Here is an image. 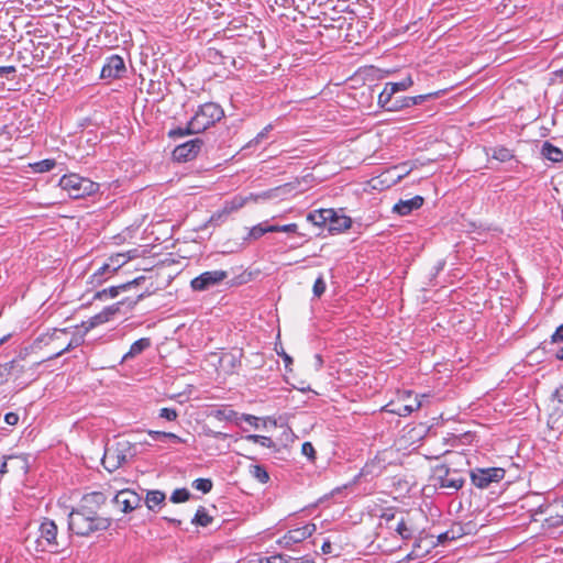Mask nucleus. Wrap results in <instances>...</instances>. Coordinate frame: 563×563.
<instances>
[{
	"instance_id": "f257e3e1",
	"label": "nucleus",
	"mask_w": 563,
	"mask_h": 563,
	"mask_svg": "<svg viewBox=\"0 0 563 563\" xmlns=\"http://www.w3.org/2000/svg\"><path fill=\"white\" fill-rule=\"evenodd\" d=\"M380 530H386L389 534L399 537L402 541H408L416 537L419 528L413 519L404 511L387 509L380 516Z\"/></svg>"
},
{
	"instance_id": "f03ea898",
	"label": "nucleus",
	"mask_w": 563,
	"mask_h": 563,
	"mask_svg": "<svg viewBox=\"0 0 563 563\" xmlns=\"http://www.w3.org/2000/svg\"><path fill=\"white\" fill-rule=\"evenodd\" d=\"M111 522L108 518L96 515L92 510L81 507L73 510L68 517V528L78 536H89L92 532L107 530Z\"/></svg>"
},
{
	"instance_id": "7ed1b4c3",
	"label": "nucleus",
	"mask_w": 563,
	"mask_h": 563,
	"mask_svg": "<svg viewBox=\"0 0 563 563\" xmlns=\"http://www.w3.org/2000/svg\"><path fill=\"white\" fill-rule=\"evenodd\" d=\"M136 454L135 446L128 440H118L111 445H107L102 457L103 467L113 472L126 463Z\"/></svg>"
},
{
	"instance_id": "20e7f679",
	"label": "nucleus",
	"mask_w": 563,
	"mask_h": 563,
	"mask_svg": "<svg viewBox=\"0 0 563 563\" xmlns=\"http://www.w3.org/2000/svg\"><path fill=\"white\" fill-rule=\"evenodd\" d=\"M58 528L56 523L45 518L38 529V537L35 541L37 552L59 553L68 547L67 541L58 540Z\"/></svg>"
},
{
	"instance_id": "39448f33",
	"label": "nucleus",
	"mask_w": 563,
	"mask_h": 563,
	"mask_svg": "<svg viewBox=\"0 0 563 563\" xmlns=\"http://www.w3.org/2000/svg\"><path fill=\"white\" fill-rule=\"evenodd\" d=\"M532 519L541 522L547 532L554 533L563 528V508L558 499L542 504L533 511Z\"/></svg>"
},
{
	"instance_id": "423d86ee",
	"label": "nucleus",
	"mask_w": 563,
	"mask_h": 563,
	"mask_svg": "<svg viewBox=\"0 0 563 563\" xmlns=\"http://www.w3.org/2000/svg\"><path fill=\"white\" fill-rule=\"evenodd\" d=\"M224 115L222 108L214 102L202 104L187 124V132L201 133Z\"/></svg>"
},
{
	"instance_id": "0eeeda50",
	"label": "nucleus",
	"mask_w": 563,
	"mask_h": 563,
	"mask_svg": "<svg viewBox=\"0 0 563 563\" xmlns=\"http://www.w3.org/2000/svg\"><path fill=\"white\" fill-rule=\"evenodd\" d=\"M434 486L446 489L449 494L456 493L464 485V477L456 470H451L448 464H438L432 468Z\"/></svg>"
},
{
	"instance_id": "6e6552de",
	"label": "nucleus",
	"mask_w": 563,
	"mask_h": 563,
	"mask_svg": "<svg viewBox=\"0 0 563 563\" xmlns=\"http://www.w3.org/2000/svg\"><path fill=\"white\" fill-rule=\"evenodd\" d=\"M62 189L74 199L90 196L99 189V185L77 174L65 175L59 180Z\"/></svg>"
},
{
	"instance_id": "1a4fd4ad",
	"label": "nucleus",
	"mask_w": 563,
	"mask_h": 563,
	"mask_svg": "<svg viewBox=\"0 0 563 563\" xmlns=\"http://www.w3.org/2000/svg\"><path fill=\"white\" fill-rule=\"evenodd\" d=\"M413 85L410 76H407L398 82H387L378 96V104L387 111H397L395 104H400L401 97H396L399 91H405Z\"/></svg>"
},
{
	"instance_id": "9d476101",
	"label": "nucleus",
	"mask_w": 563,
	"mask_h": 563,
	"mask_svg": "<svg viewBox=\"0 0 563 563\" xmlns=\"http://www.w3.org/2000/svg\"><path fill=\"white\" fill-rule=\"evenodd\" d=\"M69 334L67 329H53L52 331L42 333L34 341V347H47L49 355L65 345V339Z\"/></svg>"
},
{
	"instance_id": "9b49d317",
	"label": "nucleus",
	"mask_w": 563,
	"mask_h": 563,
	"mask_svg": "<svg viewBox=\"0 0 563 563\" xmlns=\"http://www.w3.org/2000/svg\"><path fill=\"white\" fill-rule=\"evenodd\" d=\"M501 467L475 468L471 473L472 483L478 488H487L492 483H499L505 477Z\"/></svg>"
},
{
	"instance_id": "f8f14e48",
	"label": "nucleus",
	"mask_w": 563,
	"mask_h": 563,
	"mask_svg": "<svg viewBox=\"0 0 563 563\" xmlns=\"http://www.w3.org/2000/svg\"><path fill=\"white\" fill-rule=\"evenodd\" d=\"M144 297V294H140L134 300L124 299L106 307L101 312L95 314L89 319V328H93L96 325L108 322L109 320L112 319L113 316L120 312L121 307L124 305H128V307L132 309Z\"/></svg>"
},
{
	"instance_id": "ddd939ff",
	"label": "nucleus",
	"mask_w": 563,
	"mask_h": 563,
	"mask_svg": "<svg viewBox=\"0 0 563 563\" xmlns=\"http://www.w3.org/2000/svg\"><path fill=\"white\" fill-rule=\"evenodd\" d=\"M228 276L229 273L222 269L205 272L194 278L190 283V286L196 291H205L214 286H218L225 278H228Z\"/></svg>"
},
{
	"instance_id": "4468645a",
	"label": "nucleus",
	"mask_w": 563,
	"mask_h": 563,
	"mask_svg": "<svg viewBox=\"0 0 563 563\" xmlns=\"http://www.w3.org/2000/svg\"><path fill=\"white\" fill-rule=\"evenodd\" d=\"M142 498L139 494L131 489H122L113 497V503L121 509L122 512L128 514L141 506Z\"/></svg>"
},
{
	"instance_id": "2eb2a0df",
	"label": "nucleus",
	"mask_w": 563,
	"mask_h": 563,
	"mask_svg": "<svg viewBox=\"0 0 563 563\" xmlns=\"http://www.w3.org/2000/svg\"><path fill=\"white\" fill-rule=\"evenodd\" d=\"M203 145L201 139H195L176 146L173 151V158L177 162H188L194 159Z\"/></svg>"
},
{
	"instance_id": "dca6fc26",
	"label": "nucleus",
	"mask_w": 563,
	"mask_h": 563,
	"mask_svg": "<svg viewBox=\"0 0 563 563\" xmlns=\"http://www.w3.org/2000/svg\"><path fill=\"white\" fill-rule=\"evenodd\" d=\"M125 73V64L121 56H110L101 69V78H120Z\"/></svg>"
},
{
	"instance_id": "f3484780",
	"label": "nucleus",
	"mask_w": 563,
	"mask_h": 563,
	"mask_svg": "<svg viewBox=\"0 0 563 563\" xmlns=\"http://www.w3.org/2000/svg\"><path fill=\"white\" fill-rule=\"evenodd\" d=\"M316 525L314 523H307L302 527H298L295 529L289 530L284 537H283V543L285 545H291L294 543H299L307 538H309L314 531H316Z\"/></svg>"
},
{
	"instance_id": "a211bd4d",
	"label": "nucleus",
	"mask_w": 563,
	"mask_h": 563,
	"mask_svg": "<svg viewBox=\"0 0 563 563\" xmlns=\"http://www.w3.org/2000/svg\"><path fill=\"white\" fill-rule=\"evenodd\" d=\"M144 279H145L144 276H140V277H136L133 280H130L128 283H124V284H121L118 286H111L109 288H104L100 291H97L93 295V299L102 300L104 298H115L117 296H119V294L121 291H126L131 287L140 285Z\"/></svg>"
},
{
	"instance_id": "6ab92c4d",
	"label": "nucleus",
	"mask_w": 563,
	"mask_h": 563,
	"mask_svg": "<svg viewBox=\"0 0 563 563\" xmlns=\"http://www.w3.org/2000/svg\"><path fill=\"white\" fill-rule=\"evenodd\" d=\"M437 543L433 541V537H419L416 538L413 543V548L411 552L407 555L409 560H415L418 558H422L430 552V549L433 548Z\"/></svg>"
},
{
	"instance_id": "aec40b11",
	"label": "nucleus",
	"mask_w": 563,
	"mask_h": 563,
	"mask_svg": "<svg viewBox=\"0 0 563 563\" xmlns=\"http://www.w3.org/2000/svg\"><path fill=\"white\" fill-rule=\"evenodd\" d=\"M423 197L421 196H415L411 199L408 200H399L394 207L393 211L400 214V216H407L413 210H417L422 207L423 205Z\"/></svg>"
},
{
	"instance_id": "412c9836",
	"label": "nucleus",
	"mask_w": 563,
	"mask_h": 563,
	"mask_svg": "<svg viewBox=\"0 0 563 563\" xmlns=\"http://www.w3.org/2000/svg\"><path fill=\"white\" fill-rule=\"evenodd\" d=\"M240 207H242V203L239 202V203H235L234 201L232 202H227L224 205V207L217 211L216 213H213L211 217H210V220L209 222L213 225H220L221 223H223L224 221H227V219L229 218V216L238 210Z\"/></svg>"
},
{
	"instance_id": "4be33fe9",
	"label": "nucleus",
	"mask_w": 563,
	"mask_h": 563,
	"mask_svg": "<svg viewBox=\"0 0 563 563\" xmlns=\"http://www.w3.org/2000/svg\"><path fill=\"white\" fill-rule=\"evenodd\" d=\"M352 225V220L347 216H340L334 211V216L331 217V220H329V231L330 232H336L341 233L347 229H350Z\"/></svg>"
},
{
	"instance_id": "5701e85b",
	"label": "nucleus",
	"mask_w": 563,
	"mask_h": 563,
	"mask_svg": "<svg viewBox=\"0 0 563 563\" xmlns=\"http://www.w3.org/2000/svg\"><path fill=\"white\" fill-rule=\"evenodd\" d=\"M334 216L333 209H320L310 212L307 219L317 227H323L329 224V220Z\"/></svg>"
},
{
	"instance_id": "b1692460",
	"label": "nucleus",
	"mask_w": 563,
	"mask_h": 563,
	"mask_svg": "<svg viewBox=\"0 0 563 563\" xmlns=\"http://www.w3.org/2000/svg\"><path fill=\"white\" fill-rule=\"evenodd\" d=\"M541 155L553 162L560 163L563 161V151L556 146H554L551 142L545 141L541 146Z\"/></svg>"
},
{
	"instance_id": "393cba45",
	"label": "nucleus",
	"mask_w": 563,
	"mask_h": 563,
	"mask_svg": "<svg viewBox=\"0 0 563 563\" xmlns=\"http://www.w3.org/2000/svg\"><path fill=\"white\" fill-rule=\"evenodd\" d=\"M396 172H398V167L394 166L390 169L383 173L377 178L373 179V181H377L379 185H383L385 187H390L391 185L400 181L405 175H396Z\"/></svg>"
},
{
	"instance_id": "a878e982",
	"label": "nucleus",
	"mask_w": 563,
	"mask_h": 563,
	"mask_svg": "<svg viewBox=\"0 0 563 563\" xmlns=\"http://www.w3.org/2000/svg\"><path fill=\"white\" fill-rule=\"evenodd\" d=\"M437 96V93H427V95H419L415 97H401L400 104H395L394 109H397V111L402 110L405 108H409L416 104L422 103L428 98Z\"/></svg>"
},
{
	"instance_id": "bb28decb",
	"label": "nucleus",
	"mask_w": 563,
	"mask_h": 563,
	"mask_svg": "<svg viewBox=\"0 0 563 563\" xmlns=\"http://www.w3.org/2000/svg\"><path fill=\"white\" fill-rule=\"evenodd\" d=\"M150 346H151V340L148 338H142V339L135 341L131 345L130 351L124 355L123 360L134 357V356L141 354L143 351H145Z\"/></svg>"
},
{
	"instance_id": "cd10ccee",
	"label": "nucleus",
	"mask_w": 563,
	"mask_h": 563,
	"mask_svg": "<svg viewBox=\"0 0 563 563\" xmlns=\"http://www.w3.org/2000/svg\"><path fill=\"white\" fill-rule=\"evenodd\" d=\"M81 342H82L81 336L74 335V336H73L70 340H68V341H67V338H66V339H65V345H64L60 350H58V351H56V352L52 353L51 355H48V357H47V358H48V360H53V358L59 357V356H60V355H63L64 353L69 352L70 350H73V349H75V347L79 346V345L81 344Z\"/></svg>"
},
{
	"instance_id": "c85d7f7f",
	"label": "nucleus",
	"mask_w": 563,
	"mask_h": 563,
	"mask_svg": "<svg viewBox=\"0 0 563 563\" xmlns=\"http://www.w3.org/2000/svg\"><path fill=\"white\" fill-rule=\"evenodd\" d=\"M111 266L108 263H104L97 272H95L90 276V284L100 285L102 284L109 276H111Z\"/></svg>"
},
{
	"instance_id": "c756f323",
	"label": "nucleus",
	"mask_w": 563,
	"mask_h": 563,
	"mask_svg": "<svg viewBox=\"0 0 563 563\" xmlns=\"http://www.w3.org/2000/svg\"><path fill=\"white\" fill-rule=\"evenodd\" d=\"M165 494L161 490H151L146 495L145 504L150 510H153L156 506L162 505L165 501Z\"/></svg>"
},
{
	"instance_id": "7c9ffc66",
	"label": "nucleus",
	"mask_w": 563,
	"mask_h": 563,
	"mask_svg": "<svg viewBox=\"0 0 563 563\" xmlns=\"http://www.w3.org/2000/svg\"><path fill=\"white\" fill-rule=\"evenodd\" d=\"M462 536V527L455 526L437 537V544H444L446 541L456 540Z\"/></svg>"
},
{
	"instance_id": "2f4dec72",
	"label": "nucleus",
	"mask_w": 563,
	"mask_h": 563,
	"mask_svg": "<svg viewBox=\"0 0 563 563\" xmlns=\"http://www.w3.org/2000/svg\"><path fill=\"white\" fill-rule=\"evenodd\" d=\"M191 522L197 526L207 527L212 522V517L207 512L205 507H199Z\"/></svg>"
},
{
	"instance_id": "473e14b6",
	"label": "nucleus",
	"mask_w": 563,
	"mask_h": 563,
	"mask_svg": "<svg viewBox=\"0 0 563 563\" xmlns=\"http://www.w3.org/2000/svg\"><path fill=\"white\" fill-rule=\"evenodd\" d=\"M148 434L157 441H166L169 440L173 443H184L186 442L181 438H179L177 434L172 432H162V431H150Z\"/></svg>"
},
{
	"instance_id": "72a5a7b5",
	"label": "nucleus",
	"mask_w": 563,
	"mask_h": 563,
	"mask_svg": "<svg viewBox=\"0 0 563 563\" xmlns=\"http://www.w3.org/2000/svg\"><path fill=\"white\" fill-rule=\"evenodd\" d=\"M514 153L511 150L505 147V146H497L493 150L492 157L505 163L514 158Z\"/></svg>"
},
{
	"instance_id": "f704fd0d",
	"label": "nucleus",
	"mask_w": 563,
	"mask_h": 563,
	"mask_svg": "<svg viewBox=\"0 0 563 563\" xmlns=\"http://www.w3.org/2000/svg\"><path fill=\"white\" fill-rule=\"evenodd\" d=\"M132 256L123 253H118L109 257L108 264L111 266V273H115L122 265H124Z\"/></svg>"
},
{
	"instance_id": "c9c22d12",
	"label": "nucleus",
	"mask_w": 563,
	"mask_h": 563,
	"mask_svg": "<svg viewBox=\"0 0 563 563\" xmlns=\"http://www.w3.org/2000/svg\"><path fill=\"white\" fill-rule=\"evenodd\" d=\"M214 417L220 421H233L238 420V413L229 408L218 409L214 411ZM239 424V421H236Z\"/></svg>"
},
{
	"instance_id": "e433bc0d",
	"label": "nucleus",
	"mask_w": 563,
	"mask_h": 563,
	"mask_svg": "<svg viewBox=\"0 0 563 563\" xmlns=\"http://www.w3.org/2000/svg\"><path fill=\"white\" fill-rule=\"evenodd\" d=\"M273 225H264L262 223L254 225L249 233V236L253 240H257L263 236L265 233L273 232Z\"/></svg>"
},
{
	"instance_id": "4c0bfd02",
	"label": "nucleus",
	"mask_w": 563,
	"mask_h": 563,
	"mask_svg": "<svg viewBox=\"0 0 563 563\" xmlns=\"http://www.w3.org/2000/svg\"><path fill=\"white\" fill-rule=\"evenodd\" d=\"M251 475L256 478L260 483H266L269 479L268 473L265 467L261 465H252L250 468Z\"/></svg>"
},
{
	"instance_id": "58836bf2",
	"label": "nucleus",
	"mask_w": 563,
	"mask_h": 563,
	"mask_svg": "<svg viewBox=\"0 0 563 563\" xmlns=\"http://www.w3.org/2000/svg\"><path fill=\"white\" fill-rule=\"evenodd\" d=\"M56 165L55 159H43L33 164V169L36 173H46L52 170Z\"/></svg>"
},
{
	"instance_id": "ea45409f",
	"label": "nucleus",
	"mask_w": 563,
	"mask_h": 563,
	"mask_svg": "<svg viewBox=\"0 0 563 563\" xmlns=\"http://www.w3.org/2000/svg\"><path fill=\"white\" fill-rule=\"evenodd\" d=\"M192 487L207 494L212 489V481L209 478H197L192 482Z\"/></svg>"
},
{
	"instance_id": "a19ab883",
	"label": "nucleus",
	"mask_w": 563,
	"mask_h": 563,
	"mask_svg": "<svg viewBox=\"0 0 563 563\" xmlns=\"http://www.w3.org/2000/svg\"><path fill=\"white\" fill-rule=\"evenodd\" d=\"M190 497V493L188 489L186 488H179V489H175L170 496V500L173 503H184V501H187Z\"/></svg>"
},
{
	"instance_id": "79ce46f5",
	"label": "nucleus",
	"mask_w": 563,
	"mask_h": 563,
	"mask_svg": "<svg viewBox=\"0 0 563 563\" xmlns=\"http://www.w3.org/2000/svg\"><path fill=\"white\" fill-rule=\"evenodd\" d=\"M13 368V363L0 364V386L10 380V373H12Z\"/></svg>"
},
{
	"instance_id": "37998d69",
	"label": "nucleus",
	"mask_w": 563,
	"mask_h": 563,
	"mask_svg": "<svg viewBox=\"0 0 563 563\" xmlns=\"http://www.w3.org/2000/svg\"><path fill=\"white\" fill-rule=\"evenodd\" d=\"M551 400L558 402V406L555 407L556 411H563V385H560L553 390L551 394Z\"/></svg>"
},
{
	"instance_id": "c03bdc74",
	"label": "nucleus",
	"mask_w": 563,
	"mask_h": 563,
	"mask_svg": "<svg viewBox=\"0 0 563 563\" xmlns=\"http://www.w3.org/2000/svg\"><path fill=\"white\" fill-rule=\"evenodd\" d=\"M327 285L322 275H320L313 284V295L320 298L325 291Z\"/></svg>"
},
{
	"instance_id": "a18cd8bd",
	"label": "nucleus",
	"mask_w": 563,
	"mask_h": 563,
	"mask_svg": "<svg viewBox=\"0 0 563 563\" xmlns=\"http://www.w3.org/2000/svg\"><path fill=\"white\" fill-rule=\"evenodd\" d=\"M10 363L14 364V368L12 369V373H10V379L18 380L21 376V374L24 372V365L21 364L20 361L13 360Z\"/></svg>"
},
{
	"instance_id": "49530a36",
	"label": "nucleus",
	"mask_w": 563,
	"mask_h": 563,
	"mask_svg": "<svg viewBox=\"0 0 563 563\" xmlns=\"http://www.w3.org/2000/svg\"><path fill=\"white\" fill-rule=\"evenodd\" d=\"M301 452L306 455L309 461H314L316 459V450L310 442H305L301 446Z\"/></svg>"
},
{
	"instance_id": "de8ad7c7",
	"label": "nucleus",
	"mask_w": 563,
	"mask_h": 563,
	"mask_svg": "<svg viewBox=\"0 0 563 563\" xmlns=\"http://www.w3.org/2000/svg\"><path fill=\"white\" fill-rule=\"evenodd\" d=\"M273 232H285V233H295L298 230V225L296 223H289L285 225H273Z\"/></svg>"
},
{
	"instance_id": "09e8293b",
	"label": "nucleus",
	"mask_w": 563,
	"mask_h": 563,
	"mask_svg": "<svg viewBox=\"0 0 563 563\" xmlns=\"http://www.w3.org/2000/svg\"><path fill=\"white\" fill-rule=\"evenodd\" d=\"M177 411L173 408H163L161 409L159 417L167 419L168 421H174L177 418Z\"/></svg>"
},
{
	"instance_id": "8fccbe9b",
	"label": "nucleus",
	"mask_w": 563,
	"mask_h": 563,
	"mask_svg": "<svg viewBox=\"0 0 563 563\" xmlns=\"http://www.w3.org/2000/svg\"><path fill=\"white\" fill-rule=\"evenodd\" d=\"M388 411L391 413H396L398 416L405 417V416L410 415L413 411V407L412 406H401V407H398L397 409H389Z\"/></svg>"
},
{
	"instance_id": "3c124183",
	"label": "nucleus",
	"mask_w": 563,
	"mask_h": 563,
	"mask_svg": "<svg viewBox=\"0 0 563 563\" xmlns=\"http://www.w3.org/2000/svg\"><path fill=\"white\" fill-rule=\"evenodd\" d=\"M283 554H276L268 558H261L257 563H283Z\"/></svg>"
},
{
	"instance_id": "603ef678",
	"label": "nucleus",
	"mask_w": 563,
	"mask_h": 563,
	"mask_svg": "<svg viewBox=\"0 0 563 563\" xmlns=\"http://www.w3.org/2000/svg\"><path fill=\"white\" fill-rule=\"evenodd\" d=\"M551 342H563V323L560 327H558L554 333L552 334Z\"/></svg>"
},
{
	"instance_id": "864d4df0",
	"label": "nucleus",
	"mask_w": 563,
	"mask_h": 563,
	"mask_svg": "<svg viewBox=\"0 0 563 563\" xmlns=\"http://www.w3.org/2000/svg\"><path fill=\"white\" fill-rule=\"evenodd\" d=\"M272 130V125L268 124L266 125L256 136L253 141L250 142V144L252 143H260L264 137H266L267 133Z\"/></svg>"
},
{
	"instance_id": "5fc2aeb1",
	"label": "nucleus",
	"mask_w": 563,
	"mask_h": 563,
	"mask_svg": "<svg viewBox=\"0 0 563 563\" xmlns=\"http://www.w3.org/2000/svg\"><path fill=\"white\" fill-rule=\"evenodd\" d=\"M4 421L9 426H15L19 422V415L15 412H8L4 415Z\"/></svg>"
},
{
	"instance_id": "6e6d98bb",
	"label": "nucleus",
	"mask_w": 563,
	"mask_h": 563,
	"mask_svg": "<svg viewBox=\"0 0 563 563\" xmlns=\"http://www.w3.org/2000/svg\"><path fill=\"white\" fill-rule=\"evenodd\" d=\"M13 459H15V456L9 455V456H3L2 460H0V474L1 475H4L8 473V461L13 460Z\"/></svg>"
},
{
	"instance_id": "4d7b16f0",
	"label": "nucleus",
	"mask_w": 563,
	"mask_h": 563,
	"mask_svg": "<svg viewBox=\"0 0 563 563\" xmlns=\"http://www.w3.org/2000/svg\"><path fill=\"white\" fill-rule=\"evenodd\" d=\"M238 420H244L249 422L251 426L257 427L258 418L252 415H242L241 417L238 418Z\"/></svg>"
},
{
	"instance_id": "13d9d810",
	"label": "nucleus",
	"mask_w": 563,
	"mask_h": 563,
	"mask_svg": "<svg viewBox=\"0 0 563 563\" xmlns=\"http://www.w3.org/2000/svg\"><path fill=\"white\" fill-rule=\"evenodd\" d=\"M15 73L14 66H0V76L1 77H9V75Z\"/></svg>"
},
{
	"instance_id": "bf43d9fd",
	"label": "nucleus",
	"mask_w": 563,
	"mask_h": 563,
	"mask_svg": "<svg viewBox=\"0 0 563 563\" xmlns=\"http://www.w3.org/2000/svg\"><path fill=\"white\" fill-rule=\"evenodd\" d=\"M186 134H190L189 132H187V128L186 129H181V128H178L176 130H172L169 132V136L172 137H175V136H184Z\"/></svg>"
},
{
	"instance_id": "052dcab7",
	"label": "nucleus",
	"mask_w": 563,
	"mask_h": 563,
	"mask_svg": "<svg viewBox=\"0 0 563 563\" xmlns=\"http://www.w3.org/2000/svg\"><path fill=\"white\" fill-rule=\"evenodd\" d=\"M258 443L263 446H266V448H271L273 446V440L268 437H265V435H261V439L258 441Z\"/></svg>"
},
{
	"instance_id": "680f3d73",
	"label": "nucleus",
	"mask_w": 563,
	"mask_h": 563,
	"mask_svg": "<svg viewBox=\"0 0 563 563\" xmlns=\"http://www.w3.org/2000/svg\"><path fill=\"white\" fill-rule=\"evenodd\" d=\"M91 499L95 501V503H104L106 498L103 496L102 493H92L90 495Z\"/></svg>"
},
{
	"instance_id": "e2e57ef3",
	"label": "nucleus",
	"mask_w": 563,
	"mask_h": 563,
	"mask_svg": "<svg viewBox=\"0 0 563 563\" xmlns=\"http://www.w3.org/2000/svg\"><path fill=\"white\" fill-rule=\"evenodd\" d=\"M321 549H322L323 553H331V543H330V541H325L322 544Z\"/></svg>"
},
{
	"instance_id": "0e129e2a",
	"label": "nucleus",
	"mask_w": 563,
	"mask_h": 563,
	"mask_svg": "<svg viewBox=\"0 0 563 563\" xmlns=\"http://www.w3.org/2000/svg\"><path fill=\"white\" fill-rule=\"evenodd\" d=\"M247 440L253 441L254 443H258L261 435L258 434H250L246 437Z\"/></svg>"
},
{
	"instance_id": "69168bd1",
	"label": "nucleus",
	"mask_w": 563,
	"mask_h": 563,
	"mask_svg": "<svg viewBox=\"0 0 563 563\" xmlns=\"http://www.w3.org/2000/svg\"><path fill=\"white\" fill-rule=\"evenodd\" d=\"M292 563H313V561L308 559H294Z\"/></svg>"
},
{
	"instance_id": "338daca9",
	"label": "nucleus",
	"mask_w": 563,
	"mask_h": 563,
	"mask_svg": "<svg viewBox=\"0 0 563 563\" xmlns=\"http://www.w3.org/2000/svg\"><path fill=\"white\" fill-rule=\"evenodd\" d=\"M556 358L563 361V346L556 352Z\"/></svg>"
},
{
	"instance_id": "774afa93",
	"label": "nucleus",
	"mask_w": 563,
	"mask_h": 563,
	"mask_svg": "<svg viewBox=\"0 0 563 563\" xmlns=\"http://www.w3.org/2000/svg\"><path fill=\"white\" fill-rule=\"evenodd\" d=\"M283 559L285 561L283 563H292L294 562V558H291V556L283 555Z\"/></svg>"
}]
</instances>
